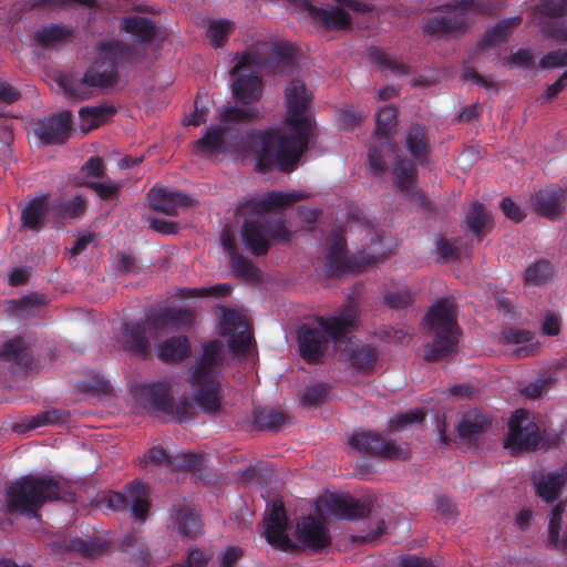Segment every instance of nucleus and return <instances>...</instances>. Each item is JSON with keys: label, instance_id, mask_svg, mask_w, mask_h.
Listing matches in <instances>:
<instances>
[{"label": "nucleus", "instance_id": "dca6fc26", "mask_svg": "<svg viewBox=\"0 0 567 567\" xmlns=\"http://www.w3.org/2000/svg\"><path fill=\"white\" fill-rule=\"evenodd\" d=\"M535 213L548 220H558L567 209V188L557 184L542 188L530 199Z\"/></svg>", "mask_w": 567, "mask_h": 567}, {"label": "nucleus", "instance_id": "e2e57ef3", "mask_svg": "<svg viewBox=\"0 0 567 567\" xmlns=\"http://www.w3.org/2000/svg\"><path fill=\"white\" fill-rule=\"evenodd\" d=\"M227 336H229V348L235 354H246L248 352L252 337L246 328Z\"/></svg>", "mask_w": 567, "mask_h": 567}, {"label": "nucleus", "instance_id": "9d476101", "mask_svg": "<svg viewBox=\"0 0 567 567\" xmlns=\"http://www.w3.org/2000/svg\"><path fill=\"white\" fill-rule=\"evenodd\" d=\"M398 112L394 106L385 105L377 113L374 135L378 143L369 148V165L375 175L386 169L384 153H395V144L391 140L393 128L396 126Z\"/></svg>", "mask_w": 567, "mask_h": 567}, {"label": "nucleus", "instance_id": "20e7f679", "mask_svg": "<svg viewBox=\"0 0 567 567\" xmlns=\"http://www.w3.org/2000/svg\"><path fill=\"white\" fill-rule=\"evenodd\" d=\"M315 321L318 327L302 324L297 333L300 355L309 364L321 361L330 341L337 347L348 341L355 327V317L352 313L317 316Z\"/></svg>", "mask_w": 567, "mask_h": 567}, {"label": "nucleus", "instance_id": "b1692460", "mask_svg": "<svg viewBox=\"0 0 567 567\" xmlns=\"http://www.w3.org/2000/svg\"><path fill=\"white\" fill-rule=\"evenodd\" d=\"M118 342L125 351L136 357L146 358L150 353L151 342L147 337L146 326L143 322H125Z\"/></svg>", "mask_w": 567, "mask_h": 567}, {"label": "nucleus", "instance_id": "2f4dec72", "mask_svg": "<svg viewBox=\"0 0 567 567\" xmlns=\"http://www.w3.org/2000/svg\"><path fill=\"white\" fill-rule=\"evenodd\" d=\"M405 147L411 156L423 165L432 152L426 128L420 124H412L406 131Z\"/></svg>", "mask_w": 567, "mask_h": 567}, {"label": "nucleus", "instance_id": "09e8293b", "mask_svg": "<svg viewBox=\"0 0 567 567\" xmlns=\"http://www.w3.org/2000/svg\"><path fill=\"white\" fill-rule=\"evenodd\" d=\"M565 512V503L560 502L556 504L549 514V523H548V537H547V548L555 549L561 546L564 550H567V537H563L559 539L560 530H561V519L563 514Z\"/></svg>", "mask_w": 567, "mask_h": 567}, {"label": "nucleus", "instance_id": "2eb2a0df", "mask_svg": "<svg viewBox=\"0 0 567 567\" xmlns=\"http://www.w3.org/2000/svg\"><path fill=\"white\" fill-rule=\"evenodd\" d=\"M223 344L219 340H210L203 344V352L189 372V382L219 380L224 364Z\"/></svg>", "mask_w": 567, "mask_h": 567}, {"label": "nucleus", "instance_id": "6ab92c4d", "mask_svg": "<svg viewBox=\"0 0 567 567\" xmlns=\"http://www.w3.org/2000/svg\"><path fill=\"white\" fill-rule=\"evenodd\" d=\"M296 538L303 547L311 549L313 553L322 550L330 544L324 518L316 516L301 518L297 524Z\"/></svg>", "mask_w": 567, "mask_h": 567}, {"label": "nucleus", "instance_id": "5701e85b", "mask_svg": "<svg viewBox=\"0 0 567 567\" xmlns=\"http://www.w3.org/2000/svg\"><path fill=\"white\" fill-rule=\"evenodd\" d=\"M72 113L62 111L39 124L35 135L44 145L63 144L71 132Z\"/></svg>", "mask_w": 567, "mask_h": 567}, {"label": "nucleus", "instance_id": "a878e982", "mask_svg": "<svg viewBox=\"0 0 567 567\" xmlns=\"http://www.w3.org/2000/svg\"><path fill=\"white\" fill-rule=\"evenodd\" d=\"M341 354L355 371L361 373L373 372L379 359L378 349L372 344L358 346L349 342Z\"/></svg>", "mask_w": 567, "mask_h": 567}, {"label": "nucleus", "instance_id": "f8f14e48", "mask_svg": "<svg viewBox=\"0 0 567 567\" xmlns=\"http://www.w3.org/2000/svg\"><path fill=\"white\" fill-rule=\"evenodd\" d=\"M538 444V426L528 420V413L525 410H516L508 422L505 446L511 449L512 454H517L525 451H535Z\"/></svg>", "mask_w": 567, "mask_h": 567}, {"label": "nucleus", "instance_id": "a19ab883", "mask_svg": "<svg viewBox=\"0 0 567 567\" xmlns=\"http://www.w3.org/2000/svg\"><path fill=\"white\" fill-rule=\"evenodd\" d=\"M190 353V343L186 336H174L158 347L157 357L163 362H179Z\"/></svg>", "mask_w": 567, "mask_h": 567}, {"label": "nucleus", "instance_id": "7c9ffc66", "mask_svg": "<svg viewBox=\"0 0 567 567\" xmlns=\"http://www.w3.org/2000/svg\"><path fill=\"white\" fill-rule=\"evenodd\" d=\"M74 35V29L62 23H50L34 32V41L43 49H55Z\"/></svg>", "mask_w": 567, "mask_h": 567}, {"label": "nucleus", "instance_id": "680f3d73", "mask_svg": "<svg viewBox=\"0 0 567 567\" xmlns=\"http://www.w3.org/2000/svg\"><path fill=\"white\" fill-rule=\"evenodd\" d=\"M203 464L202 456L194 453H179L173 457L171 467L174 470L199 471Z\"/></svg>", "mask_w": 567, "mask_h": 567}, {"label": "nucleus", "instance_id": "4468645a", "mask_svg": "<svg viewBox=\"0 0 567 567\" xmlns=\"http://www.w3.org/2000/svg\"><path fill=\"white\" fill-rule=\"evenodd\" d=\"M349 444L361 453L385 460H398L403 454L393 440H386L379 432L373 431L353 433Z\"/></svg>", "mask_w": 567, "mask_h": 567}, {"label": "nucleus", "instance_id": "5fc2aeb1", "mask_svg": "<svg viewBox=\"0 0 567 567\" xmlns=\"http://www.w3.org/2000/svg\"><path fill=\"white\" fill-rule=\"evenodd\" d=\"M553 276V266L548 260L540 259L525 271V281L530 285L545 284Z\"/></svg>", "mask_w": 567, "mask_h": 567}, {"label": "nucleus", "instance_id": "6e6552de", "mask_svg": "<svg viewBox=\"0 0 567 567\" xmlns=\"http://www.w3.org/2000/svg\"><path fill=\"white\" fill-rule=\"evenodd\" d=\"M99 505L113 512H130L138 522H145L150 509L151 499L148 488L138 481H132L125 486V492L109 491L101 495Z\"/></svg>", "mask_w": 567, "mask_h": 567}, {"label": "nucleus", "instance_id": "4d7b16f0", "mask_svg": "<svg viewBox=\"0 0 567 567\" xmlns=\"http://www.w3.org/2000/svg\"><path fill=\"white\" fill-rule=\"evenodd\" d=\"M425 420V412L422 409L410 410L390 420V427L394 431H401L409 425L420 424Z\"/></svg>", "mask_w": 567, "mask_h": 567}, {"label": "nucleus", "instance_id": "bf43d9fd", "mask_svg": "<svg viewBox=\"0 0 567 567\" xmlns=\"http://www.w3.org/2000/svg\"><path fill=\"white\" fill-rule=\"evenodd\" d=\"M75 176H82L85 179L105 178V164L99 156H91L81 167Z\"/></svg>", "mask_w": 567, "mask_h": 567}, {"label": "nucleus", "instance_id": "9b49d317", "mask_svg": "<svg viewBox=\"0 0 567 567\" xmlns=\"http://www.w3.org/2000/svg\"><path fill=\"white\" fill-rule=\"evenodd\" d=\"M142 59V54L134 45L120 40H111L101 44L95 62L105 75L112 78L110 82L114 86L118 79L120 63L135 64Z\"/></svg>", "mask_w": 567, "mask_h": 567}, {"label": "nucleus", "instance_id": "864d4df0", "mask_svg": "<svg viewBox=\"0 0 567 567\" xmlns=\"http://www.w3.org/2000/svg\"><path fill=\"white\" fill-rule=\"evenodd\" d=\"M229 265L236 277L252 280L258 277L259 269L252 260L241 254H236L229 258Z\"/></svg>", "mask_w": 567, "mask_h": 567}, {"label": "nucleus", "instance_id": "1a4fd4ad", "mask_svg": "<svg viewBox=\"0 0 567 567\" xmlns=\"http://www.w3.org/2000/svg\"><path fill=\"white\" fill-rule=\"evenodd\" d=\"M135 395L152 413L164 414L181 423L193 419V409L184 402L175 404L169 389L162 382L142 384L136 389Z\"/></svg>", "mask_w": 567, "mask_h": 567}, {"label": "nucleus", "instance_id": "58836bf2", "mask_svg": "<svg viewBox=\"0 0 567 567\" xmlns=\"http://www.w3.org/2000/svg\"><path fill=\"white\" fill-rule=\"evenodd\" d=\"M116 112V107L107 103L81 107L79 116L82 122V131L86 133L99 127L114 116Z\"/></svg>", "mask_w": 567, "mask_h": 567}, {"label": "nucleus", "instance_id": "4c0bfd02", "mask_svg": "<svg viewBox=\"0 0 567 567\" xmlns=\"http://www.w3.org/2000/svg\"><path fill=\"white\" fill-rule=\"evenodd\" d=\"M87 208V199L76 195L70 199L58 198L50 202V212L58 219H75L82 217Z\"/></svg>", "mask_w": 567, "mask_h": 567}, {"label": "nucleus", "instance_id": "774afa93", "mask_svg": "<svg viewBox=\"0 0 567 567\" xmlns=\"http://www.w3.org/2000/svg\"><path fill=\"white\" fill-rule=\"evenodd\" d=\"M399 567H439V565L431 558L408 554L400 557Z\"/></svg>", "mask_w": 567, "mask_h": 567}, {"label": "nucleus", "instance_id": "bb28decb", "mask_svg": "<svg viewBox=\"0 0 567 567\" xmlns=\"http://www.w3.org/2000/svg\"><path fill=\"white\" fill-rule=\"evenodd\" d=\"M534 333L529 330L515 327H506L502 330L499 342L502 344L520 346L513 351L516 358H527L534 355L538 350V342H533Z\"/></svg>", "mask_w": 567, "mask_h": 567}, {"label": "nucleus", "instance_id": "c03bdc74", "mask_svg": "<svg viewBox=\"0 0 567 567\" xmlns=\"http://www.w3.org/2000/svg\"><path fill=\"white\" fill-rule=\"evenodd\" d=\"M520 22V18L504 19L494 27L486 30L478 41L477 45L481 50L492 48L496 44L507 42L508 34Z\"/></svg>", "mask_w": 567, "mask_h": 567}, {"label": "nucleus", "instance_id": "c756f323", "mask_svg": "<svg viewBox=\"0 0 567 567\" xmlns=\"http://www.w3.org/2000/svg\"><path fill=\"white\" fill-rule=\"evenodd\" d=\"M49 212L50 203L47 195L31 199L21 212V227L40 231L45 225V216Z\"/></svg>", "mask_w": 567, "mask_h": 567}, {"label": "nucleus", "instance_id": "f03ea898", "mask_svg": "<svg viewBox=\"0 0 567 567\" xmlns=\"http://www.w3.org/2000/svg\"><path fill=\"white\" fill-rule=\"evenodd\" d=\"M296 65V49L292 44L271 41L252 43L230 72L231 75H237L231 86L235 100L243 105H249L261 99L264 83L258 71L289 74Z\"/></svg>", "mask_w": 567, "mask_h": 567}, {"label": "nucleus", "instance_id": "cd10ccee", "mask_svg": "<svg viewBox=\"0 0 567 567\" xmlns=\"http://www.w3.org/2000/svg\"><path fill=\"white\" fill-rule=\"evenodd\" d=\"M169 517L173 527L186 539H195L202 533L200 517L186 506L174 505Z\"/></svg>", "mask_w": 567, "mask_h": 567}, {"label": "nucleus", "instance_id": "c9c22d12", "mask_svg": "<svg viewBox=\"0 0 567 567\" xmlns=\"http://www.w3.org/2000/svg\"><path fill=\"white\" fill-rule=\"evenodd\" d=\"M392 155L391 153H385ZM396 158L393 175L394 184L404 195H410L417 181V168L413 161L400 157L396 152L393 154Z\"/></svg>", "mask_w": 567, "mask_h": 567}, {"label": "nucleus", "instance_id": "39448f33", "mask_svg": "<svg viewBox=\"0 0 567 567\" xmlns=\"http://www.w3.org/2000/svg\"><path fill=\"white\" fill-rule=\"evenodd\" d=\"M425 318L434 340L424 347V359L429 362H439L456 353L460 327L454 301L449 298L436 300Z\"/></svg>", "mask_w": 567, "mask_h": 567}, {"label": "nucleus", "instance_id": "052dcab7", "mask_svg": "<svg viewBox=\"0 0 567 567\" xmlns=\"http://www.w3.org/2000/svg\"><path fill=\"white\" fill-rule=\"evenodd\" d=\"M384 303L391 309L400 310L409 307L413 301V295L410 289L404 288L396 291L386 292L383 297Z\"/></svg>", "mask_w": 567, "mask_h": 567}, {"label": "nucleus", "instance_id": "8fccbe9b", "mask_svg": "<svg viewBox=\"0 0 567 567\" xmlns=\"http://www.w3.org/2000/svg\"><path fill=\"white\" fill-rule=\"evenodd\" d=\"M70 413L62 409H51L43 411L28 421L27 429L34 430L45 425H61L69 421Z\"/></svg>", "mask_w": 567, "mask_h": 567}, {"label": "nucleus", "instance_id": "ddd939ff", "mask_svg": "<svg viewBox=\"0 0 567 567\" xmlns=\"http://www.w3.org/2000/svg\"><path fill=\"white\" fill-rule=\"evenodd\" d=\"M110 79L112 78L110 75H105L96 62H94V64L86 70L81 79L63 76L60 81V85L68 96L82 101L89 99L92 95L93 89L113 87Z\"/></svg>", "mask_w": 567, "mask_h": 567}, {"label": "nucleus", "instance_id": "37998d69", "mask_svg": "<svg viewBox=\"0 0 567 567\" xmlns=\"http://www.w3.org/2000/svg\"><path fill=\"white\" fill-rule=\"evenodd\" d=\"M0 359L12 362L21 368H28L32 362V357L30 355L25 341L20 336L7 340L2 344Z\"/></svg>", "mask_w": 567, "mask_h": 567}, {"label": "nucleus", "instance_id": "603ef678", "mask_svg": "<svg viewBox=\"0 0 567 567\" xmlns=\"http://www.w3.org/2000/svg\"><path fill=\"white\" fill-rule=\"evenodd\" d=\"M235 24L228 20H213L207 29V35L214 48L223 47L234 31Z\"/></svg>", "mask_w": 567, "mask_h": 567}, {"label": "nucleus", "instance_id": "a211bd4d", "mask_svg": "<svg viewBox=\"0 0 567 567\" xmlns=\"http://www.w3.org/2000/svg\"><path fill=\"white\" fill-rule=\"evenodd\" d=\"M373 508L370 497L355 498L349 494H332L327 501V509L337 518L358 519L368 517Z\"/></svg>", "mask_w": 567, "mask_h": 567}, {"label": "nucleus", "instance_id": "f704fd0d", "mask_svg": "<svg viewBox=\"0 0 567 567\" xmlns=\"http://www.w3.org/2000/svg\"><path fill=\"white\" fill-rule=\"evenodd\" d=\"M489 426L488 417L480 410L474 409L464 413L457 425V433L462 440L472 442Z\"/></svg>", "mask_w": 567, "mask_h": 567}, {"label": "nucleus", "instance_id": "e433bc0d", "mask_svg": "<svg viewBox=\"0 0 567 567\" xmlns=\"http://www.w3.org/2000/svg\"><path fill=\"white\" fill-rule=\"evenodd\" d=\"M466 23L463 14L436 16L426 20L424 31L427 34L442 37L452 33H463Z\"/></svg>", "mask_w": 567, "mask_h": 567}, {"label": "nucleus", "instance_id": "79ce46f5", "mask_svg": "<svg viewBox=\"0 0 567 567\" xmlns=\"http://www.w3.org/2000/svg\"><path fill=\"white\" fill-rule=\"evenodd\" d=\"M74 184L92 189L102 200H117L124 183L105 177L100 182L85 179L82 176H74Z\"/></svg>", "mask_w": 567, "mask_h": 567}, {"label": "nucleus", "instance_id": "f257e3e1", "mask_svg": "<svg viewBox=\"0 0 567 567\" xmlns=\"http://www.w3.org/2000/svg\"><path fill=\"white\" fill-rule=\"evenodd\" d=\"M285 102L287 111L284 124L288 127L289 135L284 134L279 128L249 130L237 136L231 144L237 150L255 153L256 167L264 174L274 168L284 173L292 172L308 150L316 130V122L308 113L312 92L303 81L293 79L287 83Z\"/></svg>", "mask_w": 567, "mask_h": 567}, {"label": "nucleus", "instance_id": "69168bd1", "mask_svg": "<svg viewBox=\"0 0 567 567\" xmlns=\"http://www.w3.org/2000/svg\"><path fill=\"white\" fill-rule=\"evenodd\" d=\"M542 69L567 66V50L558 49L546 53L539 62Z\"/></svg>", "mask_w": 567, "mask_h": 567}, {"label": "nucleus", "instance_id": "0eeeda50", "mask_svg": "<svg viewBox=\"0 0 567 567\" xmlns=\"http://www.w3.org/2000/svg\"><path fill=\"white\" fill-rule=\"evenodd\" d=\"M259 117L255 106L224 105L219 109V121L223 126L215 125L195 142V150L199 153L217 154L220 152L225 135L237 124H249Z\"/></svg>", "mask_w": 567, "mask_h": 567}, {"label": "nucleus", "instance_id": "0e129e2a", "mask_svg": "<svg viewBox=\"0 0 567 567\" xmlns=\"http://www.w3.org/2000/svg\"><path fill=\"white\" fill-rule=\"evenodd\" d=\"M383 244V237L380 233L374 231L373 237L371 238V245L369 247L370 252H367V256H363L364 259L363 265H370L383 260L388 257L385 249L377 248V246Z\"/></svg>", "mask_w": 567, "mask_h": 567}, {"label": "nucleus", "instance_id": "4be33fe9", "mask_svg": "<svg viewBox=\"0 0 567 567\" xmlns=\"http://www.w3.org/2000/svg\"><path fill=\"white\" fill-rule=\"evenodd\" d=\"M147 197L152 209L168 216H176L179 207L187 208L196 205V200L188 195L157 185L148 192Z\"/></svg>", "mask_w": 567, "mask_h": 567}, {"label": "nucleus", "instance_id": "f3484780", "mask_svg": "<svg viewBox=\"0 0 567 567\" xmlns=\"http://www.w3.org/2000/svg\"><path fill=\"white\" fill-rule=\"evenodd\" d=\"M288 518L281 502H274L269 516L266 519L265 537L275 548L284 551H295L298 546L287 534Z\"/></svg>", "mask_w": 567, "mask_h": 567}, {"label": "nucleus", "instance_id": "ea45409f", "mask_svg": "<svg viewBox=\"0 0 567 567\" xmlns=\"http://www.w3.org/2000/svg\"><path fill=\"white\" fill-rule=\"evenodd\" d=\"M567 480V464L559 472L549 473L543 476L536 484V494L546 503L556 501L561 492V487Z\"/></svg>", "mask_w": 567, "mask_h": 567}, {"label": "nucleus", "instance_id": "13d9d810", "mask_svg": "<svg viewBox=\"0 0 567 567\" xmlns=\"http://www.w3.org/2000/svg\"><path fill=\"white\" fill-rule=\"evenodd\" d=\"M233 287L229 284H217L210 287L192 288L187 290V297L204 298H224L230 295Z\"/></svg>", "mask_w": 567, "mask_h": 567}, {"label": "nucleus", "instance_id": "393cba45", "mask_svg": "<svg viewBox=\"0 0 567 567\" xmlns=\"http://www.w3.org/2000/svg\"><path fill=\"white\" fill-rule=\"evenodd\" d=\"M194 388V399L198 408L206 414L215 415L221 409L219 380L190 382Z\"/></svg>", "mask_w": 567, "mask_h": 567}, {"label": "nucleus", "instance_id": "a18cd8bd", "mask_svg": "<svg viewBox=\"0 0 567 567\" xmlns=\"http://www.w3.org/2000/svg\"><path fill=\"white\" fill-rule=\"evenodd\" d=\"M369 59L377 64L382 71H389L394 75H406L411 73L409 64L400 61L396 56L388 54L379 47H371L368 51Z\"/></svg>", "mask_w": 567, "mask_h": 567}, {"label": "nucleus", "instance_id": "aec40b11", "mask_svg": "<svg viewBox=\"0 0 567 567\" xmlns=\"http://www.w3.org/2000/svg\"><path fill=\"white\" fill-rule=\"evenodd\" d=\"M324 272L328 277H338L352 270L353 258L347 255V241L339 231H333L328 238Z\"/></svg>", "mask_w": 567, "mask_h": 567}, {"label": "nucleus", "instance_id": "7ed1b4c3", "mask_svg": "<svg viewBox=\"0 0 567 567\" xmlns=\"http://www.w3.org/2000/svg\"><path fill=\"white\" fill-rule=\"evenodd\" d=\"M74 494L48 475H23L7 484L6 505L10 514L37 518L49 502H72Z\"/></svg>", "mask_w": 567, "mask_h": 567}, {"label": "nucleus", "instance_id": "49530a36", "mask_svg": "<svg viewBox=\"0 0 567 567\" xmlns=\"http://www.w3.org/2000/svg\"><path fill=\"white\" fill-rule=\"evenodd\" d=\"M190 312L183 308H165L147 317L146 322L156 328L186 324L190 321Z\"/></svg>", "mask_w": 567, "mask_h": 567}, {"label": "nucleus", "instance_id": "423d86ee", "mask_svg": "<svg viewBox=\"0 0 567 567\" xmlns=\"http://www.w3.org/2000/svg\"><path fill=\"white\" fill-rule=\"evenodd\" d=\"M245 247L255 257L268 254L272 244H286L291 239V231L284 219H275L267 215H256L245 219L241 227Z\"/></svg>", "mask_w": 567, "mask_h": 567}, {"label": "nucleus", "instance_id": "3c124183", "mask_svg": "<svg viewBox=\"0 0 567 567\" xmlns=\"http://www.w3.org/2000/svg\"><path fill=\"white\" fill-rule=\"evenodd\" d=\"M255 424L262 430H279L286 421V415L272 408H262L255 411Z\"/></svg>", "mask_w": 567, "mask_h": 567}, {"label": "nucleus", "instance_id": "de8ad7c7", "mask_svg": "<svg viewBox=\"0 0 567 567\" xmlns=\"http://www.w3.org/2000/svg\"><path fill=\"white\" fill-rule=\"evenodd\" d=\"M64 549L73 551L84 558H95L107 549V543L102 539L85 540L79 537L64 540Z\"/></svg>", "mask_w": 567, "mask_h": 567}, {"label": "nucleus", "instance_id": "412c9836", "mask_svg": "<svg viewBox=\"0 0 567 567\" xmlns=\"http://www.w3.org/2000/svg\"><path fill=\"white\" fill-rule=\"evenodd\" d=\"M306 193L302 192H278L272 190L267 193L261 198H250L241 203V207L246 208L256 215H266L270 212L284 209L293 203L305 199Z\"/></svg>", "mask_w": 567, "mask_h": 567}, {"label": "nucleus", "instance_id": "473e14b6", "mask_svg": "<svg viewBox=\"0 0 567 567\" xmlns=\"http://www.w3.org/2000/svg\"><path fill=\"white\" fill-rule=\"evenodd\" d=\"M465 220L477 241H481L494 227L492 213L478 202L470 206Z\"/></svg>", "mask_w": 567, "mask_h": 567}, {"label": "nucleus", "instance_id": "c85d7f7f", "mask_svg": "<svg viewBox=\"0 0 567 567\" xmlns=\"http://www.w3.org/2000/svg\"><path fill=\"white\" fill-rule=\"evenodd\" d=\"M307 10L311 19L320 25L331 30H342L351 25L352 18L343 9L331 8L324 9L319 8L310 2L307 3Z\"/></svg>", "mask_w": 567, "mask_h": 567}, {"label": "nucleus", "instance_id": "6e6d98bb", "mask_svg": "<svg viewBox=\"0 0 567 567\" xmlns=\"http://www.w3.org/2000/svg\"><path fill=\"white\" fill-rule=\"evenodd\" d=\"M328 395V389L324 384H315L305 388L300 394V403L305 408H316L324 402Z\"/></svg>", "mask_w": 567, "mask_h": 567}, {"label": "nucleus", "instance_id": "72a5a7b5", "mask_svg": "<svg viewBox=\"0 0 567 567\" xmlns=\"http://www.w3.org/2000/svg\"><path fill=\"white\" fill-rule=\"evenodd\" d=\"M121 27L124 32L131 34L142 44L151 43L157 33L156 24L150 18L142 16H128L123 18Z\"/></svg>", "mask_w": 567, "mask_h": 567}, {"label": "nucleus", "instance_id": "338daca9", "mask_svg": "<svg viewBox=\"0 0 567 567\" xmlns=\"http://www.w3.org/2000/svg\"><path fill=\"white\" fill-rule=\"evenodd\" d=\"M245 327V321L240 312L236 310H227L224 312V319L221 322V333L224 336L237 331Z\"/></svg>", "mask_w": 567, "mask_h": 567}]
</instances>
